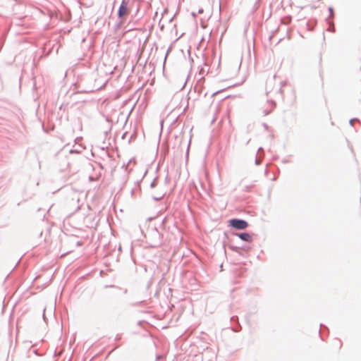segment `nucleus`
Masks as SVG:
<instances>
[{"instance_id": "f257e3e1", "label": "nucleus", "mask_w": 361, "mask_h": 361, "mask_svg": "<svg viewBox=\"0 0 361 361\" xmlns=\"http://www.w3.org/2000/svg\"><path fill=\"white\" fill-rule=\"evenodd\" d=\"M130 13L128 4L126 0H123L121 5L118 9V15L121 18L126 17Z\"/></svg>"}, {"instance_id": "f03ea898", "label": "nucleus", "mask_w": 361, "mask_h": 361, "mask_svg": "<svg viewBox=\"0 0 361 361\" xmlns=\"http://www.w3.org/2000/svg\"><path fill=\"white\" fill-rule=\"evenodd\" d=\"M230 225L238 229H245L247 227L248 224L240 219H232L230 221Z\"/></svg>"}, {"instance_id": "7ed1b4c3", "label": "nucleus", "mask_w": 361, "mask_h": 361, "mask_svg": "<svg viewBox=\"0 0 361 361\" xmlns=\"http://www.w3.org/2000/svg\"><path fill=\"white\" fill-rule=\"evenodd\" d=\"M239 238L244 241L251 242L252 236L247 233H243L238 235Z\"/></svg>"}, {"instance_id": "20e7f679", "label": "nucleus", "mask_w": 361, "mask_h": 361, "mask_svg": "<svg viewBox=\"0 0 361 361\" xmlns=\"http://www.w3.org/2000/svg\"><path fill=\"white\" fill-rule=\"evenodd\" d=\"M54 309V306H53V305H51V306L49 307V312H48L47 313H48V314H51V313H52V310H53Z\"/></svg>"}, {"instance_id": "39448f33", "label": "nucleus", "mask_w": 361, "mask_h": 361, "mask_svg": "<svg viewBox=\"0 0 361 361\" xmlns=\"http://www.w3.org/2000/svg\"><path fill=\"white\" fill-rule=\"evenodd\" d=\"M47 314V309L44 310L43 317H45Z\"/></svg>"}]
</instances>
